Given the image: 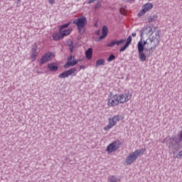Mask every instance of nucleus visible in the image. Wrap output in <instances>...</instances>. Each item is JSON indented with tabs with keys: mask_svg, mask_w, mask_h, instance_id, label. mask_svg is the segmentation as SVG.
I'll use <instances>...</instances> for the list:
<instances>
[{
	"mask_svg": "<svg viewBox=\"0 0 182 182\" xmlns=\"http://www.w3.org/2000/svg\"><path fill=\"white\" fill-rule=\"evenodd\" d=\"M164 143H166L168 149L170 150H172L173 153H176V151H178L180 150L181 145L180 143L181 141H180L178 136H172L169 139L166 138L164 140Z\"/></svg>",
	"mask_w": 182,
	"mask_h": 182,
	"instance_id": "1",
	"label": "nucleus"
},
{
	"mask_svg": "<svg viewBox=\"0 0 182 182\" xmlns=\"http://www.w3.org/2000/svg\"><path fill=\"white\" fill-rule=\"evenodd\" d=\"M144 151L146 149H136L135 151L131 153L125 159V163H127V166H130V164H133L139 156H143L144 154Z\"/></svg>",
	"mask_w": 182,
	"mask_h": 182,
	"instance_id": "2",
	"label": "nucleus"
},
{
	"mask_svg": "<svg viewBox=\"0 0 182 182\" xmlns=\"http://www.w3.org/2000/svg\"><path fill=\"white\" fill-rule=\"evenodd\" d=\"M73 23L77 26L78 32L80 35L85 33L86 31L85 26L87 25V19L85 16H82L81 17L77 18L73 22Z\"/></svg>",
	"mask_w": 182,
	"mask_h": 182,
	"instance_id": "3",
	"label": "nucleus"
},
{
	"mask_svg": "<svg viewBox=\"0 0 182 182\" xmlns=\"http://www.w3.org/2000/svg\"><path fill=\"white\" fill-rule=\"evenodd\" d=\"M120 146H122V143L120 142V141H115L108 145V146L107 147V151H109V153H113V151H116V150H117V149H119Z\"/></svg>",
	"mask_w": 182,
	"mask_h": 182,
	"instance_id": "4",
	"label": "nucleus"
},
{
	"mask_svg": "<svg viewBox=\"0 0 182 182\" xmlns=\"http://www.w3.org/2000/svg\"><path fill=\"white\" fill-rule=\"evenodd\" d=\"M76 70V68H70L60 73L58 75V77L59 79H66V77H69V76H72V75L75 74Z\"/></svg>",
	"mask_w": 182,
	"mask_h": 182,
	"instance_id": "5",
	"label": "nucleus"
},
{
	"mask_svg": "<svg viewBox=\"0 0 182 182\" xmlns=\"http://www.w3.org/2000/svg\"><path fill=\"white\" fill-rule=\"evenodd\" d=\"M52 59H53V53L48 52L41 57L39 63L40 65H44V63H46V62H50V60H52Z\"/></svg>",
	"mask_w": 182,
	"mask_h": 182,
	"instance_id": "6",
	"label": "nucleus"
},
{
	"mask_svg": "<svg viewBox=\"0 0 182 182\" xmlns=\"http://www.w3.org/2000/svg\"><path fill=\"white\" fill-rule=\"evenodd\" d=\"M153 9V4L151 3H146L142 6V9L138 13V16L140 18L146 14V12H148V11H151Z\"/></svg>",
	"mask_w": 182,
	"mask_h": 182,
	"instance_id": "7",
	"label": "nucleus"
},
{
	"mask_svg": "<svg viewBox=\"0 0 182 182\" xmlns=\"http://www.w3.org/2000/svg\"><path fill=\"white\" fill-rule=\"evenodd\" d=\"M156 29H157V27H154V30H153V28L150 26L142 28L140 31V34H141L140 36L141 39H143V35H144V32H147L148 35L151 36V35L154 33V31H156Z\"/></svg>",
	"mask_w": 182,
	"mask_h": 182,
	"instance_id": "8",
	"label": "nucleus"
},
{
	"mask_svg": "<svg viewBox=\"0 0 182 182\" xmlns=\"http://www.w3.org/2000/svg\"><path fill=\"white\" fill-rule=\"evenodd\" d=\"M73 59H75V56L72 55L68 58L67 63L63 66L64 69H68L70 66H76V65H77V60Z\"/></svg>",
	"mask_w": 182,
	"mask_h": 182,
	"instance_id": "9",
	"label": "nucleus"
},
{
	"mask_svg": "<svg viewBox=\"0 0 182 182\" xmlns=\"http://www.w3.org/2000/svg\"><path fill=\"white\" fill-rule=\"evenodd\" d=\"M118 99H119V103L121 104L126 103L129 102L130 99H132V94H130L129 92H127L124 94L118 95Z\"/></svg>",
	"mask_w": 182,
	"mask_h": 182,
	"instance_id": "10",
	"label": "nucleus"
},
{
	"mask_svg": "<svg viewBox=\"0 0 182 182\" xmlns=\"http://www.w3.org/2000/svg\"><path fill=\"white\" fill-rule=\"evenodd\" d=\"M120 102L119 101V95H114L110 98L108 99V106L111 107H114V106H117Z\"/></svg>",
	"mask_w": 182,
	"mask_h": 182,
	"instance_id": "11",
	"label": "nucleus"
},
{
	"mask_svg": "<svg viewBox=\"0 0 182 182\" xmlns=\"http://www.w3.org/2000/svg\"><path fill=\"white\" fill-rule=\"evenodd\" d=\"M149 39L151 43L155 42V46H159V43H160V31H157L155 32V36H153L152 37H149Z\"/></svg>",
	"mask_w": 182,
	"mask_h": 182,
	"instance_id": "12",
	"label": "nucleus"
},
{
	"mask_svg": "<svg viewBox=\"0 0 182 182\" xmlns=\"http://www.w3.org/2000/svg\"><path fill=\"white\" fill-rule=\"evenodd\" d=\"M33 48L31 49V58L32 60V62H35V60H36V58H38V44L36 43H35L33 46Z\"/></svg>",
	"mask_w": 182,
	"mask_h": 182,
	"instance_id": "13",
	"label": "nucleus"
},
{
	"mask_svg": "<svg viewBox=\"0 0 182 182\" xmlns=\"http://www.w3.org/2000/svg\"><path fill=\"white\" fill-rule=\"evenodd\" d=\"M107 33H109V28H107V26H103L102 28V35L97 38V41L100 42V41L105 39L106 36H107Z\"/></svg>",
	"mask_w": 182,
	"mask_h": 182,
	"instance_id": "14",
	"label": "nucleus"
},
{
	"mask_svg": "<svg viewBox=\"0 0 182 182\" xmlns=\"http://www.w3.org/2000/svg\"><path fill=\"white\" fill-rule=\"evenodd\" d=\"M48 69L50 72H56V70L59 69V66H58L55 63H51L48 64Z\"/></svg>",
	"mask_w": 182,
	"mask_h": 182,
	"instance_id": "15",
	"label": "nucleus"
},
{
	"mask_svg": "<svg viewBox=\"0 0 182 182\" xmlns=\"http://www.w3.org/2000/svg\"><path fill=\"white\" fill-rule=\"evenodd\" d=\"M138 53H141L146 51V48H144V44H143V38H141V40L138 42Z\"/></svg>",
	"mask_w": 182,
	"mask_h": 182,
	"instance_id": "16",
	"label": "nucleus"
},
{
	"mask_svg": "<svg viewBox=\"0 0 182 182\" xmlns=\"http://www.w3.org/2000/svg\"><path fill=\"white\" fill-rule=\"evenodd\" d=\"M114 126H116V121L112 120V119H109V124L105 126L104 127V130H109V129H112Z\"/></svg>",
	"mask_w": 182,
	"mask_h": 182,
	"instance_id": "17",
	"label": "nucleus"
},
{
	"mask_svg": "<svg viewBox=\"0 0 182 182\" xmlns=\"http://www.w3.org/2000/svg\"><path fill=\"white\" fill-rule=\"evenodd\" d=\"M52 38L53 41H60V39H63V36L61 32L54 33L52 35Z\"/></svg>",
	"mask_w": 182,
	"mask_h": 182,
	"instance_id": "18",
	"label": "nucleus"
},
{
	"mask_svg": "<svg viewBox=\"0 0 182 182\" xmlns=\"http://www.w3.org/2000/svg\"><path fill=\"white\" fill-rule=\"evenodd\" d=\"M85 56L88 60H90V59H92V56H93V49L92 48H89L85 51Z\"/></svg>",
	"mask_w": 182,
	"mask_h": 182,
	"instance_id": "19",
	"label": "nucleus"
},
{
	"mask_svg": "<svg viewBox=\"0 0 182 182\" xmlns=\"http://www.w3.org/2000/svg\"><path fill=\"white\" fill-rule=\"evenodd\" d=\"M66 43L69 47L70 53H73V50L75 49V46H73V41H72L71 39H68Z\"/></svg>",
	"mask_w": 182,
	"mask_h": 182,
	"instance_id": "20",
	"label": "nucleus"
},
{
	"mask_svg": "<svg viewBox=\"0 0 182 182\" xmlns=\"http://www.w3.org/2000/svg\"><path fill=\"white\" fill-rule=\"evenodd\" d=\"M157 18H159V16L157 14H154L153 16H150L147 18V21L149 23H151L153 22H156L157 21Z\"/></svg>",
	"mask_w": 182,
	"mask_h": 182,
	"instance_id": "21",
	"label": "nucleus"
},
{
	"mask_svg": "<svg viewBox=\"0 0 182 182\" xmlns=\"http://www.w3.org/2000/svg\"><path fill=\"white\" fill-rule=\"evenodd\" d=\"M72 28H68L66 30H62L61 31V35L63 36V38H65V36H68V35H70L72 33Z\"/></svg>",
	"mask_w": 182,
	"mask_h": 182,
	"instance_id": "22",
	"label": "nucleus"
},
{
	"mask_svg": "<svg viewBox=\"0 0 182 182\" xmlns=\"http://www.w3.org/2000/svg\"><path fill=\"white\" fill-rule=\"evenodd\" d=\"M105 63H106L105 59L100 58L96 61L95 66L96 68H99V66H105Z\"/></svg>",
	"mask_w": 182,
	"mask_h": 182,
	"instance_id": "23",
	"label": "nucleus"
},
{
	"mask_svg": "<svg viewBox=\"0 0 182 182\" xmlns=\"http://www.w3.org/2000/svg\"><path fill=\"white\" fill-rule=\"evenodd\" d=\"M139 59L141 60V62H146L147 57L146 56V54L143 52L139 53Z\"/></svg>",
	"mask_w": 182,
	"mask_h": 182,
	"instance_id": "24",
	"label": "nucleus"
},
{
	"mask_svg": "<svg viewBox=\"0 0 182 182\" xmlns=\"http://www.w3.org/2000/svg\"><path fill=\"white\" fill-rule=\"evenodd\" d=\"M69 25H70V23H67L63 24L58 28L59 29V32H61V31H63V29H66L67 28H69Z\"/></svg>",
	"mask_w": 182,
	"mask_h": 182,
	"instance_id": "25",
	"label": "nucleus"
},
{
	"mask_svg": "<svg viewBox=\"0 0 182 182\" xmlns=\"http://www.w3.org/2000/svg\"><path fill=\"white\" fill-rule=\"evenodd\" d=\"M100 8H102V1H100V0H99L95 5L94 9H95V11H97V9H100Z\"/></svg>",
	"mask_w": 182,
	"mask_h": 182,
	"instance_id": "26",
	"label": "nucleus"
},
{
	"mask_svg": "<svg viewBox=\"0 0 182 182\" xmlns=\"http://www.w3.org/2000/svg\"><path fill=\"white\" fill-rule=\"evenodd\" d=\"M108 182H117V178L114 176H110L108 177Z\"/></svg>",
	"mask_w": 182,
	"mask_h": 182,
	"instance_id": "27",
	"label": "nucleus"
},
{
	"mask_svg": "<svg viewBox=\"0 0 182 182\" xmlns=\"http://www.w3.org/2000/svg\"><path fill=\"white\" fill-rule=\"evenodd\" d=\"M114 59H116V55H114V54H111L107 59V62H112V60H114Z\"/></svg>",
	"mask_w": 182,
	"mask_h": 182,
	"instance_id": "28",
	"label": "nucleus"
},
{
	"mask_svg": "<svg viewBox=\"0 0 182 182\" xmlns=\"http://www.w3.org/2000/svg\"><path fill=\"white\" fill-rule=\"evenodd\" d=\"M124 42H126V39H121L119 41L115 40V45L120 46V45H122V43H124Z\"/></svg>",
	"mask_w": 182,
	"mask_h": 182,
	"instance_id": "29",
	"label": "nucleus"
},
{
	"mask_svg": "<svg viewBox=\"0 0 182 182\" xmlns=\"http://www.w3.org/2000/svg\"><path fill=\"white\" fill-rule=\"evenodd\" d=\"M116 45V40H113L107 44V48H113Z\"/></svg>",
	"mask_w": 182,
	"mask_h": 182,
	"instance_id": "30",
	"label": "nucleus"
},
{
	"mask_svg": "<svg viewBox=\"0 0 182 182\" xmlns=\"http://www.w3.org/2000/svg\"><path fill=\"white\" fill-rule=\"evenodd\" d=\"M114 122H116V124H117V122H120V116L115 115L112 118H111Z\"/></svg>",
	"mask_w": 182,
	"mask_h": 182,
	"instance_id": "31",
	"label": "nucleus"
},
{
	"mask_svg": "<svg viewBox=\"0 0 182 182\" xmlns=\"http://www.w3.org/2000/svg\"><path fill=\"white\" fill-rule=\"evenodd\" d=\"M131 43H132V36H129L127 39L125 45H127L128 46H129Z\"/></svg>",
	"mask_w": 182,
	"mask_h": 182,
	"instance_id": "32",
	"label": "nucleus"
},
{
	"mask_svg": "<svg viewBox=\"0 0 182 182\" xmlns=\"http://www.w3.org/2000/svg\"><path fill=\"white\" fill-rule=\"evenodd\" d=\"M127 48H129V46H127V44H124V46L121 47V48L119 49V52H124V50H126V49H127Z\"/></svg>",
	"mask_w": 182,
	"mask_h": 182,
	"instance_id": "33",
	"label": "nucleus"
},
{
	"mask_svg": "<svg viewBox=\"0 0 182 182\" xmlns=\"http://www.w3.org/2000/svg\"><path fill=\"white\" fill-rule=\"evenodd\" d=\"M153 49H156V47L152 46L150 48H145V52H149V53H151V52H153Z\"/></svg>",
	"mask_w": 182,
	"mask_h": 182,
	"instance_id": "34",
	"label": "nucleus"
},
{
	"mask_svg": "<svg viewBox=\"0 0 182 182\" xmlns=\"http://www.w3.org/2000/svg\"><path fill=\"white\" fill-rule=\"evenodd\" d=\"M48 2H49V4H50V5H53L55 0H48Z\"/></svg>",
	"mask_w": 182,
	"mask_h": 182,
	"instance_id": "35",
	"label": "nucleus"
},
{
	"mask_svg": "<svg viewBox=\"0 0 182 182\" xmlns=\"http://www.w3.org/2000/svg\"><path fill=\"white\" fill-rule=\"evenodd\" d=\"M95 33L99 36V35H100V30L95 31Z\"/></svg>",
	"mask_w": 182,
	"mask_h": 182,
	"instance_id": "36",
	"label": "nucleus"
},
{
	"mask_svg": "<svg viewBox=\"0 0 182 182\" xmlns=\"http://www.w3.org/2000/svg\"><path fill=\"white\" fill-rule=\"evenodd\" d=\"M148 44H149V43H147V41H144V42H143L144 46H146V45H148Z\"/></svg>",
	"mask_w": 182,
	"mask_h": 182,
	"instance_id": "37",
	"label": "nucleus"
},
{
	"mask_svg": "<svg viewBox=\"0 0 182 182\" xmlns=\"http://www.w3.org/2000/svg\"><path fill=\"white\" fill-rule=\"evenodd\" d=\"M85 68H86V66H85V65L80 66V69H85Z\"/></svg>",
	"mask_w": 182,
	"mask_h": 182,
	"instance_id": "38",
	"label": "nucleus"
},
{
	"mask_svg": "<svg viewBox=\"0 0 182 182\" xmlns=\"http://www.w3.org/2000/svg\"><path fill=\"white\" fill-rule=\"evenodd\" d=\"M152 43H154V48H157V46H156V41H153Z\"/></svg>",
	"mask_w": 182,
	"mask_h": 182,
	"instance_id": "39",
	"label": "nucleus"
},
{
	"mask_svg": "<svg viewBox=\"0 0 182 182\" xmlns=\"http://www.w3.org/2000/svg\"><path fill=\"white\" fill-rule=\"evenodd\" d=\"M137 34L136 33H132V36L135 37Z\"/></svg>",
	"mask_w": 182,
	"mask_h": 182,
	"instance_id": "40",
	"label": "nucleus"
},
{
	"mask_svg": "<svg viewBox=\"0 0 182 182\" xmlns=\"http://www.w3.org/2000/svg\"><path fill=\"white\" fill-rule=\"evenodd\" d=\"M135 0H129V2H134Z\"/></svg>",
	"mask_w": 182,
	"mask_h": 182,
	"instance_id": "41",
	"label": "nucleus"
},
{
	"mask_svg": "<svg viewBox=\"0 0 182 182\" xmlns=\"http://www.w3.org/2000/svg\"><path fill=\"white\" fill-rule=\"evenodd\" d=\"M72 160H70V164H73V163H72Z\"/></svg>",
	"mask_w": 182,
	"mask_h": 182,
	"instance_id": "42",
	"label": "nucleus"
},
{
	"mask_svg": "<svg viewBox=\"0 0 182 182\" xmlns=\"http://www.w3.org/2000/svg\"><path fill=\"white\" fill-rule=\"evenodd\" d=\"M72 160H70V164H73V163H72Z\"/></svg>",
	"mask_w": 182,
	"mask_h": 182,
	"instance_id": "43",
	"label": "nucleus"
},
{
	"mask_svg": "<svg viewBox=\"0 0 182 182\" xmlns=\"http://www.w3.org/2000/svg\"><path fill=\"white\" fill-rule=\"evenodd\" d=\"M72 160H70V164H73V163H72Z\"/></svg>",
	"mask_w": 182,
	"mask_h": 182,
	"instance_id": "44",
	"label": "nucleus"
},
{
	"mask_svg": "<svg viewBox=\"0 0 182 182\" xmlns=\"http://www.w3.org/2000/svg\"><path fill=\"white\" fill-rule=\"evenodd\" d=\"M18 1V2H21V0H17Z\"/></svg>",
	"mask_w": 182,
	"mask_h": 182,
	"instance_id": "45",
	"label": "nucleus"
},
{
	"mask_svg": "<svg viewBox=\"0 0 182 182\" xmlns=\"http://www.w3.org/2000/svg\"><path fill=\"white\" fill-rule=\"evenodd\" d=\"M95 26H97V24H95Z\"/></svg>",
	"mask_w": 182,
	"mask_h": 182,
	"instance_id": "46",
	"label": "nucleus"
},
{
	"mask_svg": "<svg viewBox=\"0 0 182 182\" xmlns=\"http://www.w3.org/2000/svg\"><path fill=\"white\" fill-rule=\"evenodd\" d=\"M65 160L68 161V158H66Z\"/></svg>",
	"mask_w": 182,
	"mask_h": 182,
	"instance_id": "47",
	"label": "nucleus"
}]
</instances>
